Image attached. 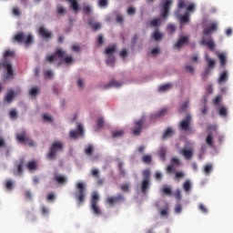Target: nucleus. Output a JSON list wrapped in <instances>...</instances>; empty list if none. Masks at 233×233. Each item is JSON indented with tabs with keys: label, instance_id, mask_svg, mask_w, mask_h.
I'll use <instances>...</instances> for the list:
<instances>
[{
	"label": "nucleus",
	"instance_id": "9b49d317",
	"mask_svg": "<svg viewBox=\"0 0 233 233\" xmlns=\"http://www.w3.org/2000/svg\"><path fill=\"white\" fill-rule=\"evenodd\" d=\"M5 68L7 74L5 79H14V69H12V64L7 63L6 61L0 63V68Z\"/></svg>",
	"mask_w": 233,
	"mask_h": 233
},
{
	"label": "nucleus",
	"instance_id": "864d4df0",
	"mask_svg": "<svg viewBox=\"0 0 233 233\" xmlns=\"http://www.w3.org/2000/svg\"><path fill=\"white\" fill-rule=\"evenodd\" d=\"M159 157L162 161H165L167 159V150L165 149H160L159 151Z\"/></svg>",
	"mask_w": 233,
	"mask_h": 233
},
{
	"label": "nucleus",
	"instance_id": "7ed1b4c3",
	"mask_svg": "<svg viewBox=\"0 0 233 233\" xmlns=\"http://www.w3.org/2000/svg\"><path fill=\"white\" fill-rule=\"evenodd\" d=\"M76 189L77 191L75 193V198L78 201V204L82 205L86 198V185H85V182H78L76 184Z\"/></svg>",
	"mask_w": 233,
	"mask_h": 233
},
{
	"label": "nucleus",
	"instance_id": "338daca9",
	"mask_svg": "<svg viewBox=\"0 0 233 233\" xmlns=\"http://www.w3.org/2000/svg\"><path fill=\"white\" fill-rule=\"evenodd\" d=\"M175 198L177 199V201H181V191L179 189H177L175 192Z\"/></svg>",
	"mask_w": 233,
	"mask_h": 233
},
{
	"label": "nucleus",
	"instance_id": "0eeeda50",
	"mask_svg": "<svg viewBox=\"0 0 233 233\" xmlns=\"http://www.w3.org/2000/svg\"><path fill=\"white\" fill-rule=\"evenodd\" d=\"M55 56L64 61L66 65H72V63H74V58L70 56H66V52L63 49H56Z\"/></svg>",
	"mask_w": 233,
	"mask_h": 233
},
{
	"label": "nucleus",
	"instance_id": "a18cd8bd",
	"mask_svg": "<svg viewBox=\"0 0 233 233\" xmlns=\"http://www.w3.org/2000/svg\"><path fill=\"white\" fill-rule=\"evenodd\" d=\"M143 177L145 181H150V169H145L143 171Z\"/></svg>",
	"mask_w": 233,
	"mask_h": 233
},
{
	"label": "nucleus",
	"instance_id": "e2e57ef3",
	"mask_svg": "<svg viewBox=\"0 0 233 233\" xmlns=\"http://www.w3.org/2000/svg\"><path fill=\"white\" fill-rule=\"evenodd\" d=\"M91 174L93 177L96 179H99V170L98 169H92Z\"/></svg>",
	"mask_w": 233,
	"mask_h": 233
},
{
	"label": "nucleus",
	"instance_id": "6e6d98bb",
	"mask_svg": "<svg viewBox=\"0 0 233 233\" xmlns=\"http://www.w3.org/2000/svg\"><path fill=\"white\" fill-rule=\"evenodd\" d=\"M43 121H46V123H52V121H54V119L52 118V116L48 114H45L43 116Z\"/></svg>",
	"mask_w": 233,
	"mask_h": 233
},
{
	"label": "nucleus",
	"instance_id": "aec40b11",
	"mask_svg": "<svg viewBox=\"0 0 233 233\" xmlns=\"http://www.w3.org/2000/svg\"><path fill=\"white\" fill-rule=\"evenodd\" d=\"M180 25H188L190 23V14L184 13V15H179Z\"/></svg>",
	"mask_w": 233,
	"mask_h": 233
},
{
	"label": "nucleus",
	"instance_id": "dca6fc26",
	"mask_svg": "<svg viewBox=\"0 0 233 233\" xmlns=\"http://www.w3.org/2000/svg\"><path fill=\"white\" fill-rule=\"evenodd\" d=\"M182 156H184L185 159H192L194 157V149L192 148H183L181 150Z\"/></svg>",
	"mask_w": 233,
	"mask_h": 233
},
{
	"label": "nucleus",
	"instance_id": "3c124183",
	"mask_svg": "<svg viewBox=\"0 0 233 233\" xmlns=\"http://www.w3.org/2000/svg\"><path fill=\"white\" fill-rule=\"evenodd\" d=\"M5 188L6 190H10V191L14 190V182L12 180H7L5 182Z\"/></svg>",
	"mask_w": 233,
	"mask_h": 233
},
{
	"label": "nucleus",
	"instance_id": "a878e982",
	"mask_svg": "<svg viewBox=\"0 0 233 233\" xmlns=\"http://www.w3.org/2000/svg\"><path fill=\"white\" fill-rule=\"evenodd\" d=\"M55 181H56V183H58L59 185H65L67 179L66 177L63 175H55Z\"/></svg>",
	"mask_w": 233,
	"mask_h": 233
},
{
	"label": "nucleus",
	"instance_id": "bb28decb",
	"mask_svg": "<svg viewBox=\"0 0 233 233\" xmlns=\"http://www.w3.org/2000/svg\"><path fill=\"white\" fill-rule=\"evenodd\" d=\"M150 187V180H143L141 184V191L147 194V190Z\"/></svg>",
	"mask_w": 233,
	"mask_h": 233
},
{
	"label": "nucleus",
	"instance_id": "4468645a",
	"mask_svg": "<svg viewBox=\"0 0 233 233\" xmlns=\"http://www.w3.org/2000/svg\"><path fill=\"white\" fill-rule=\"evenodd\" d=\"M39 35L41 37L48 41V39H52V33L48 31L45 26L41 25L38 29Z\"/></svg>",
	"mask_w": 233,
	"mask_h": 233
},
{
	"label": "nucleus",
	"instance_id": "393cba45",
	"mask_svg": "<svg viewBox=\"0 0 233 233\" xmlns=\"http://www.w3.org/2000/svg\"><path fill=\"white\" fill-rule=\"evenodd\" d=\"M172 136H174V129L167 127L162 135V139H168V137H172Z\"/></svg>",
	"mask_w": 233,
	"mask_h": 233
},
{
	"label": "nucleus",
	"instance_id": "49530a36",
	"mask_svg": "<svg viewBox=\"0 0 233 233\" xmlns=\"http://www.w3.org/2000/svg\"><path fill=\"white\" fill-rule=\"evenodd\" d=\"M118 170L122 177H125V176H127V171L125 170V168H123V162L118 163Z\"/></svg>",
	"mask_w": 233,
	"mask_h": 233
},
{
	"label": "nucleus",
	"instance_id": "0e129e2a",
	"mask_svg": "<svg viewBox=\"0 0 233 233\" xmlns=\"http://www.w3.org/2000/svg\"><path fill=\"white\" fill-rule=\"evenodd\" d=\"M175 166H173L172 164H170L169 166L167 167V174H172L174 172H176V169L174 168Z\"/></svg>",
	"mask_w": 233,
	"mask_h": 233
},
{
	"label": "nucleus",
	"instance_id": "c85d7f7f",
	"mask_svg": "<svg viewBox=\"0 0 233 233\" xmlns=\"http://www.w3.org/2000/svg\"><path fill=\"white\" fill-rule=\"evenodd\" d=\"M218 59L220 61V66L222 68H225V66L227 65V55L221 53L218 55Z\"/></svg>",
	"mask_w": 233,
	"mask_h": 233
},
{
	"label": "nucleus",
	"instance_id": "412c9836",
	"mask_svg": "<svg viewBox=\"0 0 233 233\" xmlns=\"http://www.w3.org/2000/svg\"><path fill=\"white\" fill-rule=\"evenodd\" d=\"M24 165H25V158L22 157L16 162L17 171L15 174H16L17 176H22Z\"/></svg>",
	"mask_w": 233,
	"mask_h": 233
},
{
	"label": "nucleus",
	"instance_id": "5fc2aeb1",
	"mask_svg": "<svg viewBox=\"0 0 233 233\" xmlns=\"http://www.w3.org/2000/svg\"><path fill=\"white\" fill-rule=\"evenodd\" d=\"M120 190L122 192H129L130 191V184H123L121 187H120Z\"/></svg>",
	"mask_w": 233,
	"mask_h": 233
},
{
	"label": "nucleus",
	"instance_id": "13d9d810",
	"mask_svg": "<svg viewBox=\"0 0 233 233\" xmlns=\"http://www.w3.org/2000/svg\"><path fill=\"white\" fill-rule=\"evenodd\" d=\"M120 57L122 59H127V57L128 56V50L127 49H122V51L119 54Z\"/></svg>",
	"mask_w": 233,
	"mask_h": 233
},
{
	"label": "nucleus",
	"instance_id": "39448f33",
	"mask_svg": "<svg viewBox=\"0 0 233 233\" xmlns=\"http://www.w3.org/2000/svg\"><path fill=\"white\" fill-rule=\"evenodd\" d=\"M177 8L178 10H185V8H187L186 13L194 14V12H196V4H188L187 0H179L177 3Z\"/></svg>",
	"mask_w": 233,
	"mask_h": 233
},
{
	"label": "nucleus",
	"instance_id": "423d86ee",
	"mask_svg": "<svg viewBox=\"0 0 233 233\" xmlns=\"http://www.w3.org/2000/svg\"><path fill=\"white\" fill-rule=\"evenodd\" d=\"M174 5L172 0H162V11H161V17L162 19H168L170 15V8Z\"/></svg>",
	"mask_w": 233,
	"mask_h": 233
},
{
	"label": "nucleus",
	"instance_id": "a211bd4d",
	"mask_svg": "<svg viewBox=\"0 0 233 233\" xmlns=\"http://www.w3.org/2000/svg\"><path fill=\"white\" fill-rule=\"evenodd\" d=\"M88 25L96 32V30H101V23L96 22L94 18L88 19Z\"/></svg>",
	"mask_w": 233,
	"mask_h": 233
},
{
	"label": "nucleus",
	"instance_id": "f8f14e48",
	"mask_svg": "<svg viewBox=\"0 0 233 233\" xmlns=\"http://www.w3.org/2000/svg\"><path fill=\"white\" fill-rule=\"evenodd\" d=\"M191 122H192V116H190V115H187L186 118L183 119L179 124L180 130H184V132L190 130Z\"/></svg>",
	"mask_w": 233,
	"mask_h": 233
},
{
	"label": "nucleus",
	"instance_id": "58836bf2",
	"mask_svg": "<svg viewBox=\"0 0 233 233\" xmlns=\"http://www.w3.org/2000/svg\"><path fill=\"white\" fill-rule=\"evenodd\" d=\"M56 13L58 15H65L66 14V8L63 7V5H56Z\"/></svg>",
	"mask_w": 233,
	"mask_h": 233
},
{
	"label": "nucleus",
	"instance_id": "09e8293b",
	"mask_svg": "<svg viewBox=\"0 0 233 233\" xmlns=\"http://www.w3.org/2000/svg\"><path fill=\"white\" fill-rule=\"evenodd\" d=\"M96 127L97 128H103V127H105V119H103V117H98L96 119Z\"/></svg>",
	"mask_w": 233,
	"mask_h": 233
},
{
	"label": "nucleus",
	"instance_id": "1a4fd4ad",
	"mask_svg": "<svg viewBox=\"0 0 233 233\" xmlns=\"http://www.w3.org/2000/svg\"><path fill=\"white\" fill-rule=\"evenodd\" d=\"M145 125V117L140 118L134 122L135 127L132 129L134 136H139L143 130V127Z\"/></svg>",
	"mask_w": 233,
	"mask_h": 233
},
{
	"label": "nucleus",
	"instance_id": "de8ad7c7",
	"mask_svg": "<svg viewBox=\"0 0 233 233\" xmlns=\"http://www.w3.org/2000/svg\"><path fill=\"white\" fill-rule=\"evenodd\" d=\"M218 114L221 116V117H227L228 111L227 110V107L222 106L220 107Z\"/></svg>",
	"mask_w": 233,
	"mask_h": 233
},
{
	"label": "nucleus",
	"instance_id": "4d7b16f0",
	"mask_svg": "<svg viewBox=\"0 0 233 233\" xmlns=\"http://www.w3.org/2000/svg\"><path fill=\"white\" fill-rule=\"evenodd\" d=\"M18 114H17V111L15 109H12L10 112H9V117L11 119H15L17 117Z\"/></svg>",
	"mask_w": 233,
	"mask_h": 233
},
{
	"label": "nucleus",
	"instance_id": "680f3d73",
	"mask_svg": "<svg viewBox=\"0 0 233 233\" xmlns=\"http://www.w3.org/2000/svg\"><path fill=\"white\" fill-rule=\"evenodd\" d=\"M83 12L85 14H91L92 13V7L90 5H84L83 6Z\"/></svg>",
	"mask_w": 233,
	"mask_h": 233
},
{
	"label": "nucleus",
	"instance_id": "603ef678",
	"mask_svg": "<svg viewBox=\"0 0 233 233\" xmlns=\"http://www.w3.org/2000/svg\"><path fill=\"white\" fill-rule=\"evenodd\" d=\"M56 57L57 56H56V53H54L53 55H50L46 57V61L50 64L55 63V61H56Z\"/></svg>",
	"mask_w": 233,
	"mask_h": 233
},
{
	"label": "nucleus",
	"instance_id": "37998d69",
	"mask_svg": "<svg viewBox=\"0 0 233 233\" xmlns=\"http://www.w3.org/2000/svg\"><path fill=\"white\" fill-rule=\"evenodd\" d=\"M163 194H166V196H172V187L168 186H165L162 188Z\"/></svg>",
	"mask_w": 233,
	"mask_h": 233
},
{
	"label": "nucleus",
	"instance_id": "f03ea898",
	"mask_svg": "<svg viewBox=\"0 0 233 233\" xmlns=\"http://www.w3.org/2000/svg\"><path fill=\"white\" fill-rule=\"evenodd\" d=\"M63 143L59 141H55L49 147V152L47 153V159L50 161H54L56 157H57L58 152H63Z\"/></svg>",
	"mask_w": 233,
	"mask_h": 233
},
{
	"label": "nucleus",
	"instance_id": "f704fd0d",
	"mask_svg": "<svg viewBox=\"0 0 233 233\" xmlns=\"http://www.w3.org/2000/svg\"><path fill=\"white\" fill-rule=\"evenodd\" d=\"M125 136V130L120 129V130H116L112 132V137H123Z\"/></svg>",
	"mask_w": 233,
	"mask_h": 233
},
{
	"label": "nucleus",
	"instance_id": "473e14b6",
	"mask_svg": "<svg viewBox=\"0 0 233 233\" xmlns=\"http://www.w3.org/2000/svg\"><path fill=\"white\" fill-rule=\"evenodd\" d=\"M106 63V65H108V66H115L116 57H114V56H107Z\"/></svg>",
	"mask_w": 233,
	"mask_h": 233
},
{
	"label": "nucleus",
	"instance_id": "2f4dec72",
	"mask_svg": "<svg viewBox=\"0 0 233 233\" xmlns=\"http://www.w3.org/2000/svg\"><path fill=\"white\" fill-rule=\"evenodd\" d=\"M39 92H41V89L39 88V86L32 87L31 90L29 91V96H31V97H35L37 94H39Z\"/></svg>",
	"mask_w": 233,
	"mask_h": 233
},
{
	"label": "nucleus",
	"instance_id": "8fccbe9b",
	"mask_svg": "<svg viewBox=\"0 0 233 233\" xmlns=\"http://www.w3.org/2000/svg\"><path fill=\"white\" fill-rule=\"evenodd\" d=\"M183 188L185 192H190V188H192V185L190 184V181L187 180L183 185Z\"/></svg>",
	"mask_w": 233,
	"mask_h": 233
},
{
	"label": "nucleus",
	"instance_id": "f257e3e1",
	"mask_svg": "<svg viewBox=\"0 0 233 233\" xmlns=\"http://www.w3.org/2000/svg\"><path fill=\"white\" fill-rule=\"evenodd\" d=\"M12 41L13 43H24L25 46H30V45L34 43V35H32L31 34L26 35V34L19 32L16 35H15Z\"/></svg>",
	"mask_w": 233,
	"mask_h": 233
},
{
	"label": "nucleus",
	"instance_id": "c03bdc74",
	"mask_svg": "<svg viewBox=\"0 0 233 233\" xmlns=\"http://www.w3.org/2000/svg\"><path fill=\"white\" fill-rule=\"evenodd\" d=\"M14 56H15V52L7 49L4 54V59L6 60L7 57H14Z\"/></svg>",
	"mask_w": 233,
	"mask_h": 233
},
{
	"label": "nucleus",
	"instance_id": "052dcab7",
	"mask_svg": "<svg viewBox=\"0 0 233 233\" xmlns=\"http://www.w3.org/2000/svg\"><path fill=\"white\" fill-rule=\"evenodd\" d=\"M198 208L200 211L203 212V214H208V209L207 208V207L205 205L199 204Z\"/></svg>",
	"mask_w": 233,
	"mask_h": 233
},
{
	"label": "nucleus",
	"instance_id": "bf43d9fd",
	"mask_svg": "<svg viewBox=\"0 0 233 233\" xmlns=\"http://www.w3.org/2000/svg\"><path fill=\"white\" fill-rule=\"evenodd\" d=\"M171 165H173L175 167H179V165H181V161H179V159L177 157H173L171 159Z\"/></svg>",
	"mask_w": 233,
	"mask_h": 233
},
{
	"label": "nucleus",
	"instance_id": "c756f323",
	"mask_svg": "<svg viewBox=\"0 0 233 233\" xmlns=\"http://www.w3.org/2000/svg\"><path fill=\"white\" fill-rule=\"evenodd\" d=\"M67 2L71 4V8L74 12H79V4H77V0H67Z\"/></svg>",
	"mask_w": 233,
	"mask_h": 233
},
{
	"label": "nucleus",
	"instance_id": "e433bc0d",
	"mask_svg": "<svg viewBox=\"0 0 233 233\" xmlns=\"http://www.w3.org/2000/svg\"><path fill=\"white\" fill-rule=\"evenodd\" d=\"M16 139L20 143H26L28 141V137L25 136V133L16 135Z\"/></svg>",
	"mask_w": 233,
	"mask_h": 233
},
{
	"label": "nucleus",
	"instance_id": "ea45409f",
	"mask_svg": "<svg viewBox=\"0 0 233 233\" xmlns=\"http://www.w3.org/2000/svg\"><path fill=\"white\" fill-rule=\"evenodd\" d=\"M116 46H110V47H107L105 51V54H106V56H114V52H116Z\"/></svg>",
	"mask_w": 233,
	"mask_h": 233
},
{
	"label": "nucleus",
	"instance_id": "6ab92c4d",
	"mask_svg": "<svg viewBox=\"0 0 233 233\" xmlns=\"http://www.w3.org/2000/svg\"><path fill=\"white\" fill-rule=\"evenodd\" d=\"M218 30V24L213 23L209 27L204 29L203 34L204 35H212V32H216Z\"/></svg>",
	"mask_w": 233,
	"mask_h": 233
},
{
	"label": "nucleus",
	"instance_id": "9d476101",
	"mask_svg": "<svg viewBox=\"0 0 233 233\" xmlns=\"http://www.w3.org/2000/svg\"><path fill=\"white\" fill-rule=\"evenodd\" d=\"M83 137L85 136V129L83 128V125H77V130H71L69 133L70 139H76V137Z\"/></svg>",
	"mask_w": 233,
	"mask_h": 233
},
{
	"label": "nucleus",
	"instance_id": "2eb2a0df",
	"mask_svg": "<svg viewBox=\"0 0 233 233\" xmlns=\"http://www.w3.org/2000/svg\"><path fill=\"white\" fill-rule=\"evenodd\" d=\"M188 43V36L187 35H181L179 36L177 42L175 44V48H177V50H180V48H183L185 45Z\"/></svg>",
	"mask_w": 233,
	"mask_h": 233
},
{
	"label": "nucleus",
	"instance_id": "4be33fe9",
	"mask_svg": "<svg viewBox=\"0 0 233 233\" xmlns=\"http://www.w3.org/2000/svg\"><path fill=\"white\" fill-rule=\"evenodd\" d=\"M112 86H114L115 88H119V86H123V83L113 79L109 82L108 85L105 86V88L108 89V88H112Z\"/></svg>",
	"mask_w": 233,
	"mask_h": 233
},
{
	"label": "nucleus",
	"instance_id": "72a5a7b5",
	"mask_svg": "<svg viewBox=\"0 0 233 233\" xmlns=\"http://www.w3.org/2000/svg\"><path fill=\"white\" fill-rule=\"evenodd\" d=\"M15 96V94L14 93V90H9L5 96V101H7V103H12Z\"/></svg>",
	"mask_w": 233,
	"mask_h": 233
},
{
	"label": "nucleus",
	"instance_id": "c9c22d12",
	"mask_svg": "<svg viewBox=\"0 0 233 233\" xmlns=\"http://www.w3.org/2000/svg\"><path fill=\"white\" fill-rule=\"evenodd\" d=\"M153 37L155 41L159 42L163 39V34L159 33V29H157L153 34Z\"/></svg>",
	"mask_w": 233,
	"mask_h": 233
},
{
	"label": "nucleus",
	"instance_id": "774afa93",
	"mask_svg": "<svg viewBox=\"0 0 233 233\" xmlns=\"http://www.w3.org/2000/svg\"><path fill=\"white\" fill-rule=\"evenodd\" d=\"M204 172H205V174H209L210 172H212V166L211 165H207L204 167Z\"/></svg>",
	"mask_w": 233,
	"mask_h": 233
},
{
	"label": "nucleus",
	"instance_id": "f3484780",
	"mask_svg": "<svg viewBox=\"0 0 233 233\" xmlns=\"http://www.w3.org/2000/svg\"><path fill=\"white\" fill-rule=\"evenodd\" d=\"M168 112V108L163 107L157 113L151 115V119H159V117H163V116H167Z\"/></svg>",
	"mask_w": 233,
	"mask_h": 233
},
{
	"label": "nucleus",
	"instance_id": "6e6552de",
	"mask_svg": "<svg viewBox=\"0 0 233 233\" xmlns=\"http://www.w3.org/2000/svg\"><path fill=\"white\" fill-rule=\"evenodd\" d=\"M106 201L107 204H109L110 207H114V205H119V203H123V201H125V196L119 193L117 196L107 197Z\"/></svg>",
	"mask_w": 233,
	"mask_h": 233
},
{
	"label": "nucleus",
	"instance_id": "5701e85b",
	"mask_svg": "<svg viewBox=\"0 0 233 233\" xmlns=\"http://www.w3.org/2000/svg\"><path fill=\"white\" fill-rule=\"evenodd\" d=\"M227 81H228V71H223L218 79V83L221 85V83H227Z\"/></svg>",
	"mask_w": 233,
	"mask_h": 233
},
{
	"label": "nucleus",
	"instance_id": "20e7f679",
	"mask_svg": "<svg viewBox=\"0 0 233 233\" xmlns=\"http://www.w3.org/2000/svg\"><path fill=\"white\" fill-rule=\"evenodd\" d=\"M91 210L95 216H101L103 212L101 211V208H99V193L96 191L93 192L91 196Z\"/></svg>",
	"mask_w": 233,
	"mask_h": 233
},
{
	"label": "nucleus",
	"instance_id": "4c0bfd02",
	"mask_svg": "<svg viewBox=\"0 0 233 233\" xmlns=\"http://www.w3.org/2000/svg\"><path fill=\"white\" fill-rule=\"evenodd\" d=\"M150 26H154L157 28V26H161V18H155L150 22Z\"/></svg>",
	"mask_w": 233,
	"mask_h": 233
},
{
	"label": "nucleus",
	"instance_id": "69168bd1",
	"mask_svg": "<svg viewBox=\"0 0 233 233\" xmlns=\"http://www.w3.org/2000/svg\"><path fill=\"white\" fill-rule=\"evenodd\" d=\"M181 210H183V208L181 207V204L177 203L175 207V212L177 214H181Z\"/></svg>",
	"mask_w": 233,
	"mask_h": 233
},
{
	"label": "nucleus",
	"instance_id": "b1692460",
	"mask_svg": "<svg viewBox=\"0 0 233 233\" xmlns=\"http://www.w3.org/2000/svg\"><path fill=\"white\" fill-rule=\"evenodd\" d=\"M172 83L164 84L158 86V92H168V90H172Z\"/></svg>",
	"mask_w": 233,
	"mask_h": 233
},
{
	"label": "nucleus",
	"instance_id": "7c9ffc66",
	"mask_svg": "<svg viewBox=\"0 0 233 233\" xmlns=\"http://www.w3.org/2000/svg\"><path fill=\"white\" fill-rule=\"evenodd\" d=\"M206 143L211 148H214V138L212 137V133H208L207 138H206Z\"/></svg>",
	"mask_w": 233,
	"mask_h": 233
},
{
	"label": "nucleus",
	"instance_id": "a19ab883",
	"mask_svg": "<svg viewBox=\"0 0 233 233\" xmlns=\"http://www.w3.org/2000/svg\"><path fill=\"white\" fill-rule=\"evenodd\" d=\"M142 161L146 165H150V163H152V155H146V156L142 157Z\"/></svg>",
	"mask_w": 233,
	"mask_h": 233
},
{
	"label": "nucleus",
	"instance_id": "ddd939ff",
	"mask_svg": "<svg viewBox=\"0 0 233 233\" xmlns=\"http://www.w3.org/2000/svg\"><path fill=\"white\" fill-rule=\"evenodd\" d=\"M200 45L202 46H208V48L211 50V52H214V50H216V43H214L212 37H209V40L207 41V37L203 36L202 40L200 41Z\"/></svg>",
	"mask_w": 233,
	"mask_h": 233
},
{
	"label": "nucleus",
	"instance_id": "cd10ccee",
	"mask_svg": "<svg viewBox=\"0 0 233 233\" xmlns=\"http://www.w3.org/2000/svg\"><path fill=\"white\" fill-rule=\"evenodd\" d=\"M26 168H28L29 170H37V161H35V160H30V161L26 164Z\"/></svg>",
	"mask_w": 233,
	"mask_h": 233
},
{
	"label": "nucleus",
	"instance_id": "79ce46f5",
	"mask_svg": "<svg viewBox=\"0 0 233 233\" xmlns=\"http://www.w3.org/2000/svg\"><path fill=\"white\" fill-rule=\"evenodd\" d=\"M85 154L86 156H92L94 154V146L89 145L85 148Z\"/></svg>",
	"mask_w": 233,
	"mask_h": 233
}]
</instances>
